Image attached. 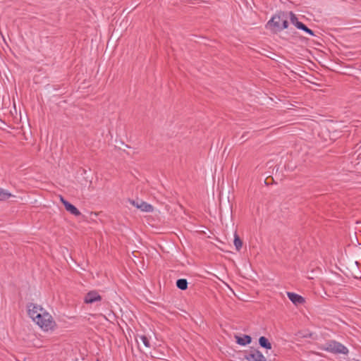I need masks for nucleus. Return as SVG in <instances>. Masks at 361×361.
I'll use <instances>...</instances> for the list:
<instances>
[{
	"label": "nucleus",
	"instance_id": "17",
	"mask_svg": "<svg viewBox=\"0 0 361 361\" xmlns=\"http://www.w3.org/2000/svg\"><path fill=\"white\" fill-rule=\"evenodd\" d=\"M298 30H301L306 32L307 34H309L310 35L314 36V32L313 30L310 29L307 25H305L303 23H302L300 26L298 27Z\"/></svg>",
	"mask_w": 361,
	"mask_h": 361
},
{
	"label": "nucleus",
	"instance_id": "1",
	"mask_svg": "<svg viewBox=\"0 0 361 361\" xmlns=\"http://www.w3.org/2000/svg\"><path fill=\"white\" fill-rule=\"evenodd\" d=\"M37 317V320L35 322L36 324L44 331H53L56 327V324L52 316L44 311L41 314L35 315Z\"/></svg>",
	"mask_w": 361,
	"mask_h": 361
},
{
	"label": "nucleus",
	"instance_id": "11",
	"mask_svg": "<svg viewBox=\"0 0 361 361\" xmlns=\"http://www.w3.org/2000/svg\"><path fill=\"white\" fill-rule=\"evenodd\" d=\"M259 344L262 348H265L267 350H271L272 348L271 343L269 342V339L265 336L259 337Z\"/></svg>",
	"mask_w": 361,
	"mask_h": 361
},
{
	"label": "nucleus",
	"instance_id": "5",
	"mask_svg": "<svg viewBox=\"0 0 361 361\" xmlns=\"http://www.w3.org/2000/svg\"><path fill=\"white\" fill-rule=\"evenodd\" d=\"M247 361H267V358L257 349L251 348L250 352L245 355Z\"/></svg>",
	"mask_w": 361,
	"mask_h": 361
},
{
	"label": "nucleus",
	"instance_id": "10",
	"mask_svg": "<svg viewBox=\"0 0 361 361\" xmlns=\"http://www.w3.org/2000/svg\"><path fill=\"white\" fill-rule=\"evenodd\" d=\"M235 339L237 344L245 346L252 342V337L249 335L243 334L241 336L235 335Z\"/></svg>",
	"mask_w": 361,
	"mask_h": 361
},
{
	"label": "nucleus",
	"instance_id": "16",
	"mask_svg": "<svg viewBox=\"0 0 361 361\" xmlns=\"http://www.w3.org/2000/svg\"><path fill=\"white\" fill-rule=\"evenodd\" d=\"M289 23L288 21V13L285 12V18L281 20V25L280 26L279 32L288 27Z\"/></svg>",
	"mask_w": 361,
	"mask_h": 361
},
{
	"label": "nucleus",
	"instance_id": "13",
	"mask_svg": "<svg viewBox=\"0 0 361 361\" xmlns=\"http://www.w3.org/2000/svg\"><path fill=\"white\" fill-rule=\"evenodd\" d=\"M233 244L237 251H240L241 250L243 247V240L236 232L234 233Z\"/></svg>",
	"mask_w": 361,
	"mask_h": 361
},
{
	"label": "nucleus",
	"instance_id": "2",
	"mask_svg": "<svg viewBox=\"0 0 361 361\" xmlns=\"http://www.w3.org/2000/svg\"><path fill=\"white\" fill-rule=\"evenodd\" d=\"M319 348L322 350L334 354H343L347 355L349 353V350L347 347L335 340H329L326 341Z\"/></svg>",
	"mask_w": 361,
	"mask_h": 361
},
{
	"label": "nucleus",
	"instance_id": "8",
	"mask_svg": "<svg viewBox=\"0 0 361 361\" xmlns=\"http://www.w3.org/2000/svg\"><path fill=\"white\" fill-rule=\"evenodd\" d=\"M102 300L101 295L95 290L88 292L84 298V302L87 304H92Z\"/></svg>",
	"mask_w": 361,
	"mask_h": 361
},
{
	"label": "nucleus",
	"instance_id": "14",
	"mask_svg": "<svg viewBox=\"0 0 361 361\" xmlns=\"http://www.w3.org/2000/svg\"><path fill=\"white\" fill-rule=\"evenodd\" d=\"M288 15H289L290 23L298 28L302 22L299 21L298 17L293 11L288 12Z\"/></svg>",
	"mask_w": 361,
	"mask_h": 361
},
{
	"label": "nucleus",
	"instance_id": "18",
	"mask_svg": "<svg viewBox=\"0 0 361 361\" xmlns=\"http://www.w3.org/2000/svg\"><path fill=\"white\" fill-rule=\"evenodd\" d=\"M140 340L142 341L143 344L146 347L149 348L150 346L149 341L146 336H144V335L140 336Z\"/></svg>",
	"mask_w": 361,
	"mask_h": 361
},
{
	"label": "nucleus",
	"instance_id": "4",
	"mask_svg": "<svg viewBox=\"0 0 361 361\" xmlns=\"http://www.w3.org/2000/svg\"><path fill=\"white\" fill-rule=\"evenodd\" d=\"M27 314L30 318L32 319L34 322H36L37 320L38 317H35V315H37L39 314L42 313L45 310L43 307H42L39 305H37L34 303H29L27 306Z\"/></svg>",
	"mask_w": 361,
	"mask_h": 361
},
{
	"label": "nucleus",
	"instance_id": "3",
	"mask_svg": "<svg viewBox=\"0 0 361 361\" xmlns=\"http://www.w3.org/2000/svg\"><path fill=\"white\" fill-rule=\"evenodd\" d=\"M283 18H285L284 11H280L278 13L274 15L271 18L267 23L265 25L266 28L269 29L273 33L279 32V29Z\"/></svg>",
	"mask_w": 361,
	"mask_h": 361
},
{
	"label": "nucleus",
	"instance_id": "15",
	"mask_svg": "<svg viewBox=\"0 0 361 361\" xmlns=\"http://www.w3.org/2000/svg\"><path fill=\"white\" fill-rule=\"evenodd\" d=\"M11 197H14V195L6 190L0 188V201H5Z\"/></svg>",
	"mask_w": 361,
	"mask_h": 361
},
{
	"label": "nucleus",
	"instance_id": "7",
	"mask_svg": "<svg viewBox=\"0 0 361 361\" xmlns=\"http://www.w3.org/2000/svg\"><path fill=\"white\" fill-rule=\"evenodd\" d=\"M61 202L63 204L66 210L70 212L72 215H74L75 216H79L81 215V212L78 209V208L65 200L62 196H61Z\"/></svg>",
	"mask_w": 361,
	"mask_h": 361
},
{
	"label": "nucleus",
	"instance_id": "12",
	"mask_svg": "<svg viewBox=\"0 0 361 361\" xmlns=\"http://www.w3.org/2000/svg\"><path fill=\"white\" fill-rule=\"evenodd\" d=\"M176 285L178 289L185 290L188 288V283L185 279H179L176 281Z\"/></svg>",
	"mask_w": 361,
	"mask_h": 361
},
{
	"label": "nucleus",
	"instance_id": "9",
	"mask_svg": "<svg viewBox=\"0 0 361 361\" xmlns=\"http://www.w3.org/2000/svg\"><path fill=\"white\" fill-rule=\"evenodd\" d=\"M287 295L289 300L295 305H302L305 301L303 297L295 293L287 292Z\"/></svg>",
	"mask_w": 361,
	"mask_h": 361
},
{
	"label": "nucleus",
	"instance_id": "6",
	"mask_svg": "<svg viewBox=\"0 0 361 361\" xmlns=\"http://www.w3.org/2000/svg\"><path fill=\"white\" fill-rule=\"evenodd\" d=\"M130 203L137 209H140L142 212H151L153 211L154 207L152 204H148L140 200H129Z\"/></svg>",
	"mask_w": 361,
	"mask_h": 361
}]
</instances>
